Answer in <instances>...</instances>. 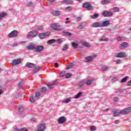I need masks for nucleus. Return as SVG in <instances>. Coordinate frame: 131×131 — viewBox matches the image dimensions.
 <instances>
[{
  "mask_svg": "<svg viewBox=\"0 0 131 131\" xmlns=\"http://www.w3.org/2000/svg\"><path fill=\"white\" fill-rule=\"evenodd\" d=\"M50 27L52 29H54V30H56V31H60L63 29V28L61 26H58L57 24L51 25Z\"/></svg>",
  "mask_w": 131,
  "mask_h": 131,
  "instance_id": "1",
  "label": "nucleus"
},
{
  "mask_svg": "<svg viewBox=\"0 0 131 131\" xmlns=\"http://www.w3.org/2000/svg\"><path fill=\"white\" fill-rule=\"evenodd\" d=\"M46 128H47V126L46 125V123H41L37 125V131H45L46 130Z\"/></svg>",
  "mask_w": 131,
  "mask_h": 131,
  "instance_id": "2",
  "label": "nucleus"
},
{
  "mask_svg": "<svg viewBox=\"0 0 131 131\" xmlns=\"http://www.w3.org/2000/svg\"><path fill=\"white\" fill-rule=\"evenodd\" d=\"M39 96H40V93L36 92L35 93V97L32 96V97H30V102H31L32 103H34V102H35V101H36V100H37V98H38L39 97Z\"/></svg>",
  "mask_w": 131,
  "mask_h": 131,
  "instance_id": "3",
  "label": "nucleus"
},
{
  "mask_svg": "<svg viewBox=\"0 0 131 131\" xmlns=\"http://www.w3.org/2000/svg\"><path fill=\"white\" fill-rule=\"evenodd\" d=\"M131 112V106L129 108H124V110L120 111V114L121 115H125V114H128V113H130Z\"/></svg>",
  "mask_w": 131,
  "mask_h": 131,
  "instance_id": "4",
  "label": "nucleus"
},
{
  "mask_svg": "<svg viewBox=\"0 0 131 131\" xmlns=\"http://www.w3.org/2000/svg\"><path fill=\"white\" fill-rule=\"evenodd\" d=\"M45 49V47L41 45H38L35 47V51L36 53H40L42 52Z\"/></svg>",
  "mask_w": 131,
  "mask_h": 131,
  "instance_id": "5",
  "label": "nucleus"
},
{
  "mask_svg": "<svg viewBox=\"0 0 131 131\" xmlns=\"http://www.w3.org/2000/svg\"><path fill=\"white\" fill-rule=\"evenodd\" d=\"M58 84V80H55L53 82H50L47 84L49 89H53L55 85Z\"/></svg>",
  "mask_w": 131,
  "mask_h": 131,
  "instance_id": "6",
  "label": "nucleus"
},
{
  "mask_svg": "<svg viewBox=\"0 0 131 131\" xmlns=\"http://www.w3.org/2000/svg\"><path fill=\"white\" fill-rule=\"evenodd\" d=\"M83 8H84L87 10H93V9H94V7L89 3H85L83 5Z\"/></svg>",
  "mask_w": 131,
  "mask_h": 131,
  "instance_id": "7",
  "label": "nucleus"
},
{
  "mask_svg": "<svg viewBox=\"0 0 131 131\" xmlns=\"http://www.w3.org/2000/svg\"><path fill=\"white\" fill-rule=\"evenodd\" d=\"M127 47H128V45L126 42H124L119 45V47L120 49H121V50H124V49H126Z\"/></svg>",
  "mask_w": 131,
  "mask_h": 131,
  "instance_id": "8",
  "label": "nucleus"
},
{
  "mask_svg": "<svg viewBox=\"0 0 131 131\" xmlns=\"http://www.w3.org/2000/svg\"><path fill=\"white\" fill-rule=\"evenodd\" d=\"M49 35H50V34L48 33H40L38 35V37L40 39H43V38L48 37Z\"/></svg>",
  "mask_w": 131,
  "mask_h": 131,
  "instance_id": "9",
  "label": "nucleus"
},
{
  "mask_svg": "<svg viewBox=\"0 0 131 131\" xmlns=\"http://www.w3.org/2000/svg\"><path fill=\"white\" fill-rule=\"evenodd\" d=\"M110 25V20H105L102 21V24H101V27H107Z\"/></svg>",
  "mask_w": 131,
  "mask_h": 131,
  "instance_id": "10",
  "label": "nucleus"
},
{
  "mask_svg": "<svg viewBox=\"0 0 131 131\" xmlns=\"http://www.w3.org/2000/svg\"><path fill=\"white\" fill-rule=\"evenodd\" d=\"M20 63H21V59H17L13 60L11 64L13 66H16V65H19Z\"/></svg>",
  "mask_w": 131,
  "mask_h": 131,
  "instance_id": "11",
  "label": "nucleus"
},
{
  "mask_svg": "<svg viewBox=\"0 0 131 131\" xmlns=\"http://www.w3.org/2000/svg\"><path fill=\"white\" fill-rule=\"evenodd\" d=\"M57 121H58V123H59V124H62V123H64V122H65V121H66V118H65L63 116L60 117L59 118Z\"/></svg>",
  "mask_w": 131,
  "mask_h": 131,
  "instance_id": "12",
  "label": "nucleus"
},
{
  "mask_svg": "<svg viewBox=\"0 0 131 131\" xmlns=\"http://www.w3.org/2000/svg\"><path fill=\"white\" fill-rule=\"evenodd\" d=\"M103 16L104 17H111L113 16V13H112L111 12L104 11L103 12Z\"/></svg>",
  "mask_w": 131,
  "mask_h": 131,
  "instance_id": "13",
  "label": "nucleus"
},
{
  "mask_svg": "<svg viewBox=\"0 0 131 131\" xmlns=\"http://www.w3.org/2000/svg\"><path fill=\"white\" fill-rule=\"evenodd\" d=\"M80 42L81 43H82V46H84V47H86V48H91V47H92V45H91V44L89 43L88 42L83 41V40H81Z\"/></svg>",
  "mask_w": 131,
  "mask_h": 131,
  "instance_id": "14",
  "label": "nucleus"
},
{
  "mask_svg": "<svg viewBox=\"0 0 131 131\" xmlns=\"http://www.w3.org/2000/svg\"><path fill=\"white\" fill-rule=\"evenodd\" d=\"M35 66H36V64L31 62H27L26 64V67H28V68H33Z\"/></svg>",
  "mask_w": 131,
  "mask_h": 131,
  "instance_id": "15",
  "label": "nucleus"
},
{
  "mask_svg": "<svg viewBox=\"0 0 131 131\" xmlns=\"http://www.w3.org/2000/svg\"><path fill=\"white\" fill-rule=\"evenodd\" d=\"M113 116L114 117H117V116H119V114H121L120 113V112H118V111H117V110L116 109L113 110Z\"/></svg>",
  "mask_w": 131,
  "mask_h": 131,
  "instance_id": "16",
  "label": "nucleus"
},
{
  "mask_svg": "<svg viewBox=\"0 0 131 131\" xmlns=\"http://www.w3.org/2000/svg\"><path fill=\"white\" fill-rule=\"evenodd\" d=\"M37 34L36 33H29L27 35V38H33V37H35Z\"/></svg>",
  "mask_w": 131,
  "mask_h": 131,
  "instance_id": "17",
  "label": "nucleus"
},
{
  "mask_svg": "<svg viewBox=\"0 0 131 131\" xmlns=\"http://www.w3.org/2000/svg\"><path fill=\"white\" fill-rule=\"evenodd\" d=\"M27 50H35V45L34 44H31L27 46Z\"/></svg>",
  "mask_w": 131,
  "mask_h": 131,
  "instance_id": "18",
  "label": "nucleus"
},
{
  "mask_svg": "<svg viewBox=\"0 0 131 131\" xmlns=\"http://www.w3.org/2000/svg\"><path fill=\"white\" fill-rule=\"evenodd\" d=\"M9 38H13L14 37H17L18 36V33H9L8 35Z\"/></svg>",
  "mask_w": 131,
  "mask_h": 131,
  "instance_id": "19",
  "label": "nucleus"
},
{
  "mask_svg": "<svg viewBox=\"0 0 131 131\" xmlns=\"http://www.w3.org/2000/svg\"><path fill=\"white\" fill-rule=\"evenodd\" d=\"M92 27H94V28L101 27V23H98V22L94 23L92 25Z\"/></svg>",
  "mask_w": 131,
  "mask_h": 131,
  "instance_id": "20",
  "label": "nucleus"
},
{
  "mask_svg": "<svg viewBox=\"0 0 131 131\" xmlns=\"http://www.w3.org/2000/svg\"><path fill=\"white\" fill-rule=\"evenodd\" d=\"M125 53H118L116 55L117 58H124V57L125 56Z\"/></svg>",
  "mask_w": 131,
  "mask_h": 131,
  "instance_id": "21",
  "label": "nucleus"
},
{
  "mask_svg": "<svg viewBox=\"0 0 131 131\" xmlns=\"http://www.w3.org/2000/svg\"><path fill=\"white\" fill-rule=\"evenodd\" d=\"M85 62H92L93 61V57L88 56L85 58Z\"/></svg>",
  "mask_w": 131,
  "mask_h": 131,
  "instance_id": "22",
  "label": "nucleus"
},
{
  "mask_svg": "<svg viewBox=\"0 0 131 131\" xmlns=\"http://www.w3.org/2000/svg\"><path fill=\"white\" fill-rule=\"evenodd\" d=\"M108 40H109V39L107 37H105V36H103L99 39V41H100V42L108 41Z\"/></svg>",
  "mask_w": 131,
  "mask_h": 131,
  "instance_id": "23",
  "label": "nucleus"
},
{
  "mask_svg": "<svg viewBox=\"0 0 131 131\" xmlns=\"http://www.w3.org/2000/svg\"><path fill=\"white\" fill-rule=\"evenodd\" d=\"M56 42V39H52L47 41L48 45H53V43H55Z\"/></svg>",
  "mask_w": 131,
  "mask_h": 131,
  "instance_id": "24",
  "label": "nucleus"
},
{
  "mask_svg": "<svg viewBox=\"0 0 131 131\" xmlns=\"http://www.w3.org/2000/svg\"><path fill=\"white\" fill-rule=\"evenodd\" d=\"M109 69V67H108L107 66H103L102 67L101 69V71H107Z\"/></svg>",
  "mask_w": 131,
  "mask_h": 131,
  "instance_id": "25",
  "label": "nucleus"
},
{
  "mask_svg": "<svg viewBox=\"0 0 131 131\" xmlns=\"http://www.w3.org/2000/svg\"><path fill=\"white\" fill-rule=\"evenodd\" d=\"M72 46L73 49H77V48L78 47V44H77V43L75 42H73L72 43Z\"/></svg>",
  "mask_w": 131,
  "mask_h": 131,
  "instance_id": "26",
  "label": "nucleus"
},
{
  "mask_svg": "<svg viewBox=\"0 0 131 131\" xmlns=\"http://www.w3.org/2000/svg\"><path fill=\"white\" fill-rule=\"evenodd\" d=\"M6 16H7V13L6 12H2L1 13H0V20L2 18H4V17H6Z\"/></svg>",
  "mask_w": 131,
  "mask_h": 131,
  "instance_id": "27",
  "label": "nucleus"
},
{
  "mask_svg": "<svg viewBox=\"0 0 131 131\" xmlns=\"http://www.w3.org/2000/svg\"><path fill=\"white\" fill-rule=\"evenodd\" d=\"M59 76H61V77H64V76H66V71H61L59 73Z\"/></svg>",
  "mask_w": 131,
  "mask_h": 131,
  "instance_id": "28",
  "label": "nucleus"
},
{
  "mask_svg": "<svg viewBox=\"0 0 131 131\" xmlns=\"http://www.w3.org/2000/svg\"><path fill=\"white\" fill-rule=\"evenodd\" d=\"M93 82H94V81H93V80L89 79V80H87V81L85 82V83L88 85H90V84H92Z\"/></svg>",
  "mask_w": 131,
  "mask_h": 131,
  "instance_id": "29",
  "label": "nucleus"
},
{
  "mask_svg": "<svg viewBox=\"0 0 131 131\" xmlns=\"http://www.w3.org/2000/svg\"><path fill=\"white\" fill-rule=\"evenodd\" d=\"M110 3V0H104L102 1V5H107V4H109Z\"/></svg>",
  "mask_w": 131,
  "mask_h": 131,
  "instance_id": "30",
  "label": "nucleus"
},
{
  "mask_svg": "<svg viewBox=\"0 0 131 131\" xmlns=\"http://www.w3.org/2000/svg\"><path fill=\"white\" fill-rule=\"evenodd\" d=\"M16 131H28L26 128H16Z\"/></svg>",
  "mask_w": 131,
  "mask_h": 131,
  "instance_id": "31",
  "label": "nucleus"
},
{
  "mask_svg": "<svg viewBox=\"0 0 131 131\" xmlns=\"http://www.w3.org/2000/svg\"><path fill=\"white\" fill-rule=\"evenodd\" d=\"M74 66V63H71L70 65L67 67L66 69H71V68H72V67H73Z\"/></svg>",
  "mask_w": 131,
  "mask_h": 131,
  "instance_id": "32",
  "label": "nucleus"
},
{
  "mask_svg": "<svg viewBox=\"0 0 131 131\" xmlns=\"http://www.w3.org/2000/svg\"><path fill=\"white\" fill-rule=\"evenodd\" d=\"M127 79H128V76H126L122 79L121 82H125L127 80Z\"/></svg>",
  "mask_w": 131,
  "mask_h": 131,
  "instance_id": "33",
  "label": "nucleus"
},
{
  "mask_svg": "<svg viewBox=\"0 0 131 131\" xmlns=\"http://www.w3.org/2000/svg\"><path fill=\"white\" fill-rule=\"evenodd\" d=\"M99 17V14L97 13H96L95 14H94L93 15L91 16L92 19H97Z\"/></svg>",
  "mask_w": 131,
  "mask_h": 131,
  "instance_id": "34",
  "label": "nucleus"
},
{
  "mask_svg": "<svg viewBox=\"0 0 131 131\" xmlns=\"http://www.w3.org/2000/svg\"><path fill=\"white\" fill-rule=\"evenodd\" d=\"M53 15H54V16H59V15H60V11H54L53 12Z\"/></svg>",
  "mask_w": 131,
  "mask_h": 131,
  "instance_id": "35",
  "label": "nucleus"
},
{
  "mask_svg": "<svg viewBox=\"0 0 131 131\" xmlns=\"http://www.w3.org/2000/svg\"><path fill=\"white\" fill-rule=\"evenodd\" d=\"M67 12H70V11H72V8L70 6H68L66 8Z\"/></svg>",
  "mask_w": 131,
  "mask_h": 131,
  "instance_id": "36",
  "label": "nucleus"
},
{
  "mask_svg": "<svg viewBox=\"0 0 131 131\" xmlns=\"http://www.w3.org/2000/svg\"><path fill=\"white\" fill-rule=\"evenodd\" d=\"M82 95V94L81 93V92H79L78 94H77L76 96H75V98L76 99H78V98H80V97Z\"/></svg>",
  "mask_w": 131,
  "mask_h": 131,
  "instance_id": "37",
  "label": "nucleus"
},
{
  "mask_svg": "<svg viewBox=\"0 0 131 131\" xmlns=\"http://www.w3.org/2000/svg\"><path fill=\"white\" fill-rule=\"evenodd\" d=\"M71 77H72V74L70 73H67L66 74V78H70Z\"/></svg>",
  "mask_w": 131,
  "mask_h": 131,
  "instance_id": "38",
  "label": "nucleus"
},
{
  "mask_svg": "<svg viewBox=\"0 0 131 131\" xmlns=\"http://www.w3.org/2000/svg\"><path fill=\"white\" fill-rule=\"evenodd\" d=\"M18 111L19 112H23V111H24V108L23 107V106H20L19 108H18Z\"/></svg>",
  "mask_w": 131,
  "mask_h": 131,
  "instance_id": "39",
  "label": "nucleus"
},
{
  "mask_svg": "<svg viewBox=\"0 0 131 131\" xmlns=\"http://www.w3.org/2000/svg\"><path fill=\"white\" fill-rule=\"evenodd\" d=\"M66 4L67 5H71L73 4V2L69 0H66Z\"/></svg>",
  "mask_w": 131,
  "mask_h": 131,
  "instance_id": "40",
  "label": "nucleus"
},
{
  "mask_svg": "<svg viewBox=\"0 0 131 131\" xmlns=\"http://www.w3.org/2000/svg\"><path fill=\"white\" fill-rule=\"evenodd\" d=\"M41 93H46L47 92V88L45 87H42L41 89Z\"/></svg>",
  "mask_w": 131,
  "mask_h": 131,
  "instance_id": "41",
  "label": "nucleus"
},
{
  "mask_svg": "<svg viewBox=\"0 0 131 131\" xmlns=\"http://www.w3.org/2000/svg\"><path fill=\"white\" fill-rule=\"evenodd\" d=\"M78 86H79L80 88H81L82 86H83V81H80L79 84H78Z\"/></svg>",
  "mask_w": 131,
  "mask_h": 131,
  "instance_id": "42",
  "label": "nucleus"
},
{
  "mask_svg": "<svg viewBox=\"0 0 131 131\" xmlns=\"http://www.w3.org/2000/svg\"><path fill=\"white\" fill-rule=\"evenodd\" d=\"M40 69V67H38L36 69H35L34 70V73H35L36 72H38V71H39V70Z\"/></svg>",
  "mask_w": 131,
  "mask_h": 131,
  "instance_id": "43",
  "label": "nucleus"
},
{
  "mask_svg": "<svg viewBox=\"0 0 131 131\" xmlns=\"http://www.w3.org/2000/svg\"><path fill=\"white\" fill-rule=\"evenodd\" d=\"M17 46H18V44L16 42L12 43L11 45V47H12V48H14V47H17Z\"/></svg>",
  "mask_w": 131,
  "mask_h": 131,
  "instance_id": "44",
  "label": "nucleus"
},
{
  "mask_svg": "<svg viewBox=\"0 0 131 131\" xmlns=\"http://www.w3.org/2000/svg\"><path fill=\"white\" fill-rule=\"evenodd\" d=\"M90 129L91 131H95L96 130V126H92L90 128Z\"/></svg>",
  "mask_w": 131,
  "mask_h": 131,
  "instance_id": "45",
  "label": "nucleus"
},
{
  "mask_svg": "<svg viewBox=\"0 0 131 131\" xmlns=\"http://www.w3.org/2000/svg\"><path fill=\"white\" fill-rule=\"evenodd\" d=\"M62 39H58L56 40V42H57V43H61V42H62Z\"/></svg>",
  "mask_w": 131,
  "mask_h": 131,
  "instance_id": "46",
  "label": "nucleus"
},
{
  "mask_svg": "<svg viewBox=\"0 0 131 131\" xmlns=\"http://www.w3.org/2000/svg\"><path fill=\"white\" fill-rule=\"evenodd\" d=\"M113 10L114 12H119V8L118 7H115Z\"/></svg>",
  "mask_w": 131,
  "mask_h": 131,
  "instance_id": "47",
  "label": "nucleus"
},
{
  "mask_svg": "<svg viewBox=\"0 0 131 131\" xmlns=\"http://www.w3.org/2000/svg\"><path fill=\"white\" fill-rule=\"evenodd\" d=\"M72 98H68L66 99V103H69V102H71Z\"/></svg>",
  "mask_w": 131,
  "mask_h": 131,
  "instance_id": "48",
  "label": "nucleus"
},
{
  "mask_svg": "<svg viewBox=\"0 0 131 131\" xmlns=\"http://www.w3.org/2000/svg\"><path fill=\"white\" fill-rule=\"evenodd\" d=\"M43 29V27L42 26H39L38 27V30H42Z\"/></svg>",
  "mask_w": 131,
  "mask_h": 131,
  "instance_id": "49",
  "label": "nucleus"
},
{
  "mask_svg": "<svg viewBox=\"0 0 131 131\" xmlns=\"http://www.w3.org/2000/svg\"><path fill=\"white\" fill-rule=\"evenodd\" d=\"M117 40H118L119 41H120V40H122V37L121 36H119L117 37Z\"/></svg>",
  "mask_w": 131,
  "mask_h": 131,
  "instance_id": "50",
  "label": "nucleus"
},
{
  "mask_svg": "<svg viewBox=\"0 0 131 131\" xmlns=\"http://www.w3.org/2000/svg\"><path fill=\"white\" fill-rule=\"evenodd\" d=\"M78 28H79V29H82V28H83V25H80L78 27Z\"/></svg>",
  "mask_w": 131,
  "mask_h": 131,
  "instance_id": "51",
  "label": "nucleus"
},
{
  "mask_svg": "<svg viewBox=\"0 0 131 131\" xmlns=\"http://www.w3.org/2000/svg\"><path fill=\"white\" fill-rule=\"evenodd\" d=\"M54 65H55V67H56V68H58L59 67V63H58V62L55 63Z\"/></svg>",
  "mask_w": 131,
  "mask_h": 131,
  "instance_id": "52",
  "label": "nucleus"
},
{
  "mask_svg": "<svg viewBox=\"0 0 131 131\" xmlns=\"http://www.w3.org/2000/svg\"><path fill=\"white\" fill-rule=\"evenodd\" d=\"M23 84H24V82H20L19 83L18 86H22V85H23Z\"/></svg>",
  "mask_w": 131,
  "mask_h": 131,
  "instance_id": "53",
  "label": "nucleus"
},
{
  "mask_svg": "<svg viewBox=\"0 0 131 131\" xmlns=\"http://www.w3.org/2000/svg\"><path fill=\"white\" fill-rule=\"evenodd\" d=\"M68 20H69V18H66V24H67V23H71V21H68Z\"/></svg>",
  "mask_w": 131,
  "mask_h": 131,
  "instance_id": "54",
  "label": "nucleus"
},
{
  "mask_svg": "<svg viewBox=\"0 0 131 131\" xmlns=\"http://www.w3.org/2000/svg\"><path fill=\"white\" fill-rule=\"evenodd\" d=\"M118 123H119V120H116L115 121V124H118Z\"/></svg>",
  "mask_w": 131,
  "mask_h": 131,
  "instance_id": "55",
  "label": "nucleus"
},
{
  "mask_svg": "<svg viewBox=\"0 0 131 131\" xmlns=\"http://www.w3.org/2000/svg\"><path fill=\"white\" fill-rule=\"evenodd\" d=\"M128 86H131V80L129 81L127 83Z\"/></svg>",
  "mask_w": 131,
  "mask_h": 131,
  "instance_id": "56",
  "label": "nucleus"
},
{
  "mask_svg": "<svg viewBox=\"0 0 131 131\" xmlns=\"http://www.w3.org/2000/svg\"><path fill=\"white\" fill-rule=\"evenodd\" d=\"M11 33H18V31H17V30H14L12 31Z\"/></svg>",
  "mask_w": 131,
  "mask_h": 131,
  "instance_id": "57",
  "label": "nucleus"
},
{
  "mask_svg": "<svg viewBox=\"0 0 131 131\" xmlns=\"http://www.w3.org/2000/svg\"><path fill=\"white\" fill-rule=\"evenodd\" d=\"M117 64H120L121 63V61L120 60H118L116 61Z\"/></svg>",
  "mask_w": 131,
  "mask_h": 131,
  "instance_id": "58",
  "label": "nucleus"
},
{
  "mask_svg": "<svg viewBox=\"0 0 131 131\" xmlns=\"http://www.w3.org/2000/svg\"><path fill=\"white\" fill-rule=\"evenodd\" d=\"M55 0H48V3H54Z\"/></svg>",
  "mask_w": 131,
  "mask_h": 131,
  "instance_id": "59",
  "label": "nucleus"
},
{
  "mask_svg": "<svg viewBox=\"0 0 131 131\" xmlns=\"http://www.w3.org/2000/svg\"><path fill=\"white\" fill-rule=\"evenodd\" d=\"M114 100L115 102H118L119 100L118 97H115Z\"/></svg>",
  "mask_w": 131,
  "mask_h": 131,
  "instance_id": "60",
  "label": "nucleus"
},
{
  "mask_svg": "<svg viewBox=\"0 0 131 131\" xmlns=\"http://www.w3.org/2000/svg\"><path fill=\"white\" fill-rule=\"evenodd\" d=\"M80 20H81V17H77V20L80 21Z\"/></svg>",
  "mask_w": 131,
  "mask_h": 131,
  "instance_id": "61",
  "label": "nucleus"
},
{
  "mask_svg": "<svg viewBox=\"0 0 131 131\" xmlns=\"http://www.w3.org/2000/svg\"><path fill=\"white\" fill-rule=\"evenodd\" d=\"M71 35H72V34H71V33H67L66 34L67 36H71Z\"/></svg>",
  "mask_w": 131,
  "mask_h": 131,
  "instance_id": "62",
  "label": "nucleus"
},
{
  "mask_svg": "<svg viewBox=\"0 0 131 131\" xmlns=\"http://www.w3.org/2000/svg\"><path fill=\"white\" fill-rule=\"evenodd\" d=\"M61 3L62 4H66V0H63V1H61Z\"/></svg>",
  "mask_w": 131,
  "mask_h": 131,
  "instance_id": "63",
  "label": "nucleus"
},
{
  "mask_svg": "<svg viewBox=\"0 0 131 131\" xmlns=\"http://www.w3.org/2000/svg\"><path fill=\"white\" fill-rule=\"evenodd\" d=\"M23 43H25L24 41H21L19 42V45H23Z\"/></svg>",
  "mask_w": 131,
  "mask_h": 131,
  "instance_id": "64",
  "label": "nucleus"
}]
</instances>
